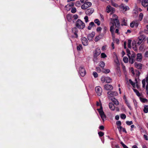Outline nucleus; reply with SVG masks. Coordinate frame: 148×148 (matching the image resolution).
Here are the masks:
<instances>
[{
	"label": "nucleus",
	"mask_w": 148,
	"mask_h": 148,
	"mask_svg": "<svg viewBox=\"0 0 148 148\" xmlns=\"http://www.w3.org/2000/svg\"><path fill=\"white\" fill-rule=\"evenodd\" d=\"M110 15L112 16L110 19V30L113 36L114 35L115 29L116 27L119 28L120 26V24L117 15L114 14H111Z\"/></svg>",
	"instance_id": "f257e3e1"
},
{
	"label": "nucleus",
	"mask_w": 148,
	"mask_h": 148,
	"mask_svg": "<svg viewBox=\"0 0 148 148\" xmlns=\"http://www.w3.org/2000/svg\"><path fill=\"white\" fill-rule=\"evenodd\" d=\"M76 27L79 29H82L85 27V24L80 19H78L77 21L76 24Z\"/></svg>",
	"instance_id": "f03ea898"
},
{
	"label": "nucleus",
	"mask_w": 148,
	"mask_h": 148,
	"mask_svg": "<svg viewBox=\"0 0 148 148\" xmlns=\"http://www.w3.org/2000/svg\"><path fill=\"white\" fill-rule=\"evenodd\" d=\"M97 110H98L99 115L101 116L102 120L104 121L106 118V116L104 114V112L101 106L100 108L98 109Z\"/></svg>",
	"instance_id": "7ed1b4c3"
},
{
	"label": "nucleus",
	"mask_w": 148,
	"mask_h": 148,
	"mask_svg": "<svg viewBox=\"0 0 148 148\" xmlns=\"http://www.w3.org/2000/svg\"><path fill=\"white\" fill-rule=\"evenodd\" d=\"M101 80L103 83L106 82L107 83H110L112 82V79L109 77L103 76L101 77Z\"/></svg>",
	"instance_id": "20e7f679"
},
{
	"label": "nucleus",
	"mask_w": 148,
	"mask_h": 148,
	"mask_svg": "<svg viewBox=\"0 0 148 148\" xmlns=\"http://www.w3.org/2000/svg\"><path fill=\"white\" fill-rule=\"evenodd\" d=\"M84 3L81 6V8L83 10H85L87 9L88 7H90L92 5L91 3L90 2H87Z\"/></svg>",
	"instance_id": "39448f33"
},
{
	"label": "nucleus",
	"mask_w": 148,
	"mask_h": 148,
	"mask_svg": "<svg viewBox=\"0 0 148 148\" xmlns=\"http://www.w3.org/2000/svg\"><path fill=\"white\" fill-rule=\"evenodd\" d=\"M95 91L96 93L98 96H100L102 94V90L100 86H97L95 87Z\"/></svg>",
	"instance_id": "423d86ee"
},
{
	"label": "nucleus",
	"mask_w": 148,
	"mask_h": 148,
	"mask_svg": "<svg viewBox=\"0 0 148 148\" xmlns=\"http://www.w3.org/2000/svg\"><path fill=\"white\" fill-rule=\"evenodd\" d=\"M79 73L82 77H84L86 74V72L85 69L82 66L80 67L79 69Z\"/></svg>",
	"instance_id": "0eeeda50"
},
{
	"label": "nucleus",
	"mask_w": 148,
	"mask_h": 148,
	"mask_svg": "<svg viewBox=\"0 0 148 148\" xmlns=\"http://www.w3.org/2000/svg\"><path fill=\"white\" fill-rule=\"evenodd\" d=\"M136 56V54L134 53H132L131 55L129 56V62L131 64L134 63L135 61V58Z\"/></svg>",
	"instance_id": "6e6552de"
},
{
	"label": "nucleus",
	"mask_w": 148,
	"mask_h": 148,
	"mask_svg": "<svg viewBox=\"0 0 148 148\" xmlns=\"http://www.w3.org/2000/svg\"><path fill=\"white\" fill-rule=\"evenodd\" d=\"M139 22L138 20H134L130 24V26L132 28L137 27L138 26Z\"/></svg>",
	"instance_id": "1a4fd4ad"
},
{
	"label": "nucleus",
	"mask_w": 148,
	"mask_h": 148,
	"mask_svg": "<svg viewBox=\"0 0 148 148\" xmlns=\"http://www.w3.org/2000/svg\"><path fill=\"white\" fill-rule=\"evenodd\" d=\"M106 10L107 12L108 13L110 12L112 13H113L115 11V9L109 5H108L107 7Z\"/></svg>",
	"instance_id": "9d476101"
},
{
	"label": "nucleus",
	"mask_w": 148,
	"mask_h": 148,
	"mask_svg": "<svg viewBox=\"0 0 148 148\" xmlns=\"http://www.w3.org/2000/svg\"><path fill=\"white\" fill-rule=\"evenodd\" d=\"M94 57H97L101 53V50L99 48H97L95 49L93 53Z\"/></svg>",
	"instance_id": "9b49d317"
},
{
	"label": "nucleus",
	"mask_w": 148,
	"mask_h": 148,
	"mask_svg": "<svg viewBox=\"0 0 148 148\" xmlns=\"http://www.w3.org/2000/svg\"><path fill=\"white\" fill-rule=\"evenodd\" d=\"M108 96L109 97H112L115 96H116L118 95L117 93L116 92H108Z\"/></svg>",
	"instance_id": "f8f14e48"
},
{
	"label": "nucleus",
	"mask_w": 148,
	"mask_h": 148,
	"mask_svg": "<svg viewBox=\"0 0 148 148\" xmlns=\"http://www.w3.org/2000/svg\"><path fill=\"white\" fill-rule=\"evenodd\" d=\"M74 5V4L73 3H69L65 6L66 10L67 11L70 10L72 7Z\"/></svg>",
	"instance_id": "ddd939ff"
},
{
	"label": "nucleus",
	"mask_w": 148,
	"mask_h": 148,
	"mask_svg": "<svg viewBox=\"0 0 148 148\" xmlns=\"http://www.w3.org/2000/svg\"><path fill=\"white\" fill-rule=\"evenodd\" d=\"M95 35V33L94 32H92L90 34H88L87 36L88 39L89 40H91L93 39V38Z\"/></svg>",
	"instance_id": "4468645a"
},
{
	"label": "nucleus",
	"mask_w": 148,
	"mask_h": 148,
	"mask_svg": "<svg viewBox=\"0 0 148 148\" xmlns=\"http://www.w3.org/2000/svg\"><path fill=\"white\" fill-rule=\"evenodd\" d=\"M82 42L83 45L84 46H86L88 45V40L87 38L85 37H82Z\"/></svg>",
	"instance_id": "2eb2a0df"
},
{
	"label": "nucleus",
	"mask_w": 148,
	"mask_h": 148,
	"mask_svg": "<svg viewBox=\"0 0 148 148\" xmlns=\"http://www.w3.org/2000/svg\"><path fill=\"white\" fill-rule=\"evenodd\" d=\"M120 7L123 10H125V11H127L129 10L130 8L129 7L127 6H125L124 4H121L120 6Z\"/></svg>",
	"instance_id": "dca6fc26"
},
{
	"label": "nucleus",
	"mask_w": 148,
	"mask_h": 148,
	"mask_svg": "<svg viewBox=\"0 0 148 148\" xmlns=\"http://www.w3.org/2000/svg\"><path fill=\"white\" fill-rule=\"evenodd\" d=\"M142 5L144 7H146L148 6V2L146 0H142L141 1Z\"/></svg>",
	"instance_id": "f3484780"
},
{
	"label": "nucleus",
	"mask_w": 148,
	"mask_h": 148,
	"mask_svg": "<svg viewBox=\"0 0 148 148\" xmlns=\"http://www.w3.org/2000/svg\"><path fill=\"white\" fill-rule=\"evenodd\" d=\"M94 12V10L92 8H89L86 11V13L88 15H90L93 13Z\"/></svg>",
	"instance_id": "a211bd4d"
},
{
	"label": "nucleus",
	"mask_w": 148,
	"mask_h": 148,
	"mask_svg": "<svg viewBox=\"0 0 148 148\" xmlns=\"http://www.w3.org/2000/svg\"><path fill=\"white\" fill-rule=\"evenodd\" d=\"M135 67L137 69H141L142 67V65L141 63L135 62L134 64Z\"/></svg>",
	"instance_id": "6ab92c4d"
},
{
	"label": "nucleus",
	"mask_w": 148,
	"mask_h": 148,
	"mask_svg": "<svg viewBox=\"0 0 148 148\" xmlns=\"http://www.w3.org/2000/svg\"><path fill=\"white\" fill-rule=\"evenodd\" d=\"M142 56L141 53H138L137 54L136 60L138 62H140L142 60Z\"/></svg>",
	"instance_id": "aec40b11"
},
{
	"label": "nucleus",
	"mask_w": 148,
	"mask_h": 148,
	"mask_svg": "<svg viewBox=\"0 0 148 148\" xmlns=\"http://www.w3.org/2000/svg\"><path fill=\"white\" fill-rule=\"evenodd\" d=\"M103 36V35L102 34H100L98 36H96L95 39V41L96 42L98 41Z\"/></svg>",
	"instance_id": "412c9836"
},
{
	"label": "nucleus",
	"mask_w": 148,
	"mask_h": 148,
	"mask_svg": "<svg viewBox=\"0 0 148 148\" xmlns=\"http://www.w3.org/2000/svg\"><path fill=\"white\" fill-rule=\"evenodd\" d=\"M104 88L107 90H111L113 89V87L111 85L106 84L104 86Z\"/></svg>",
	"instance_id": "4be33fe9"
},
{
	"label": "nucleus",
	"mask_w": 148,
	"mask_h": 148,
	"mask_svg": "<svg viewBox=\"0 0 148 148\" xmlns=\"http://www.w3.org/2000/svg\"><path fill=\"white\" fill-rule=\"evenodd\" d=\"M111 100L115 105H117L119 104V102L118 101L114 98H111Z\"/></svg>",
	"instance_id": "5701e85b"
},
{
	"label": "nucleus",
	"mask_w": 148,
	"mask_h": 148,
	"mask_svg": "<svg viewBox=\"0 0 148 148\" xmlns=\"http://www.w3.org/2000/svg\"><path fill=\"white\" fill-rule=\"evenodd\" d=\"M109 106L110 108L112 110H114L115 109V107L112 103H109Z\"/></svg>",
	"instance_id": "b1692460"
},
{
	"label": "nucleus",
	"mask_w": 148,
	"mask_h": 148,
	"mask_svg": "<svg viewBox=\"0 0 148 148\" xmlns=\"http://www.w3.org/2000/svg\"><path fill=\"white\" fill-rule=\"evenodd\" d=\"M95 25L94 23L93 22H92L90 23L89 25L88 26V28L89 30L91 29V28L93 27Z\"/></svg>",
	"instance_id": "393cba45"
},
{
	"label": "nucleus",
	"mask_w": 148,
	"mask_h": 148,
	"mask_svg": "<svg viewBox=\"0 0 148 148\" xmlns=\"http://www.w3.org/2000/svg\"><path fill=\"white\" fill-rule=\"evenodd\" d=\"M145 36L143 35H140L138 37V39L140 41H142L145 38Z\"/></svg>",
	"instance_id": "a878e982"
},
{
	"label": "nucleus",
	"mask_w": 148,
	"mask_h": 148,
	"mask_svg": "<svg viewBox=\"0 0 148 148\" xmlns=\"http://www.w3.org/2000/svg\"><path fill=\"white\" fill-rule=\"evenodd\" d=\"M114 62L117 66L119 65V62L116 55H115V59L114 60Z\"/></svg>",
	"instance_id": "bb28decb"
},
{
	"label": "nucleus",
	"mask_w": 148,
	"mask_h": 148,
	"mask_svg": "<svg viewBox=\"0 0 148 148\" xmlns=\"http://www.w3.org/2000/svg\"><path fill=\"white\" fill-rule=\"evenodd\" d=\"M72 32L74 33L75 35L76 36V37H77V29L75 27L73 28L72 29Z\"/></svg>",
	"instance_id": "cd10ccee"
},
{
	"label": "nucleus",
	"mask_w": 148,
	"mask_h": 148,
	"mask_svg": "<svg viewBox=\"0 0 148 148\" xmlns=\"http://www.w3.org/2000/svg\"><path fill=\"white\" fill-rule=\"evenodd\" d=\"M72 17L71 15L68 14L66 16V19L69 21L71 22L72 21Z\"/></svg>",
	"instance_id": "c85d7f7f"
},
{
	"label": "nucleus",
	"mask_w": 148,
	"mask_h": 148,
	"mask_svg": "<svg viewBox=\"0 0 148 148\" xmlns=\"http://www.w3.org/2000/svg\"><path fill=\"white\" fill-rule=\"evenodd\" d=\"M138 8L137 7H136L134 9V13L136 15H137L138 13Z\"/></svg>",
	"instance_id": "c756f323"
},
{
	"label": "nucleus",
	"mask_w": 148,
	"mask_h": 148,
	"mask_svg": "<svg viewBox=\"0 0 148 148\" xmlns=\"http://www.w3.org/2000/svg\"><path fill=\"white\" fill-rule=\"evenodd\" d=\"M133 90L136 93V95L140 97V94L139 92L136 89L133 88Z\"/></svg>",
	"instance_id": "7c9ffc66"
},
{
	"label": "nucleus",
	"mask_w": 148,
	"mask_h": 148,
	"mask_svg": "<svg viewBox=\"0 0 148 148\" xmlns=\"http://www.w3.org/2000/svg\"><path fill=\"white\" fill-rule=\"evenodd\" d=\"M133 90L136 93V95L140 97V94L139 92L136 89L133 88Z\"/></svg>",
	"instance_id": "2f4dec72"
},
{
	"label": "nucleus",
	"mask_w": 148,
	"mask_h": 148,
	"mask_svg": "<svg viewBox=\"0 0 148 148\" xmlns=\"http://www.w3.org/2000/svg\"><path fill=\"white\" fill-rule=\"evenodd\" d=\"M133 90L136 93V95L140 97V94L139 92L136 89L133 88Z\"/></svg>",
	"instance_id": "473e14b6"
},
{
	"label": "nucleus",
	"mask_w": 148,
	"mask_h": 148,
	"mask_svg": "<svg viewBox=\"0 0 148 148\" xmlns=\"http://www.w3.org/2000/svg\"><path fill=\"white\" fill-rule=\"evenodd\" d=\"M143 14L142 13H141L140 14L139 16V20L140 21H141L143 18Z\"/></svg>",
	"instance_id": "72a5a7b5"
},
{
	"label": "nucleus",
	"mask_w": 148,
	"mask_h": 148,
	"mask_svg": "<svg viewBox=\"0 0 148 148\" xmlns=\"http://www.w3.org/2000/svg\"><path fill=\"white\" fill-rule=\"evenodd\" d=\"M140 101L143 103H146L147 102V100L145 98L140 97Z\"/></svg>",
	"instance_id": "f704fd0d"
},
{
	"label": "nucleus",
	"mask_w": 148,
	"mask_h": 148,
	"mask_svg": "<svg viewBox=\"0 0 148 148\" xmlns=\"http://www.w3.org/2000/svg\"><path fill=\"white\" fill-rule=\"evenodd\" d=\"M144 111L145 113H147L148 112V106H146L144 107Z\"/></svg>",
	"instance_id": "c9c22d12"
},
{
	"label": "nucleus",
	"mask_w": 148,
	"mask_h": 148,
	"mask_svg": "<svg viewBox=\"0 0 148 148\" xmlns=\"http://www.w3.org/2000/svg\"><path fill=\"white\" fill-rule=\"evenodd\" d=\"M129 81L130 83L132 84V86L134 88H135L136 87V84L134 83L131 79H130L129 80Z\"/></svg>",
	"instance_id": "e433bc0d"
},
{
	"label": "nucleus",
	"mask_w": 148,
	"mask_h": 148,
	"mask_svg": "<svg viewBox=\"0 0 148 148\" xmlns=\"http://www.w3.org/2000/svg\"><path fill=\"white\" fill-rule=\"evenodd\" d=\"M125 102L127 105L128 108H130V110L132 108L130 105V103H129L128 101L126 99L125 100Z\"/></svg>",
	"instance_id": "4c0bfd02"
},
{
	"label": "nucleus",
	"mask_w": 148,
	"mask_h": 148,
	"mask_svg": "<svg viewBox=\"0 0 148 148\" xmlns=\"http://www.w3.org/2000/svg\"><path fill=\"white\" fill-rule=\"evenodd\" d=\"M125 102L127 105L128 108H130V110L132 108L130 105V103H129L128 101L126 99L125 100Z\"/></svg>",
	"instance_id": "58836bf2"
},
{
	"label": "nucleus",
	"mask_w": 148,
	"mask_h": 148,
	"mask_svg": "<svg viewBox=\"0 0 148 148\" xmlns=\"http://www.w3.org/2000/svg\"><path fill=\"white\" fill-rule=\"evenodd\" d=\"M94 21L95 23L97 24L98 25H100V21L98 19H95Z\"/></svg>",
	"instance_id": "ea45409f"
},
{
	"label": "nucleus",
	"mask_w": 148,
	"mask_h": 148,
	"mask_svg": "<svg viewBox=\"0 0 148 148\" xmlns=\"http://www.w3.org/2000/svg\"><path fill=\"white\" fill-rule=\"evenodd\" d=\"M123 61L124 62L127 63L128 62V58L126 57H124L123 58Z\"/></svg>",
	"instance_id": "a19ab883"
},
{
	"label": "nucleus",
	"mask_w": 148,
	"mask_h": 148,
	"mask_svg": "<svg viewBox=\"0 0 148 148\" xmlns=\"http://www.w3.org/2000/svg\"><path fill=\"white\" fill-rule=\"evenodd\" d=\"M99 66L101 67H103L105 66V63L103 61H101L99 63Z\"/></svg>",
	"instance_id": "79ce46f5"
},
{
	"label": "nucleus",
	"mask_w": 148,
	"mask_h": 148,
	"mask_svg": "<svg viewBox=\"0 0 148 148\" xmlns=\"http://www.w3.org/2000/svg\"><path fill=\"white\" fill-rule=\"evenodd\" d=\"M82 46L81 45H79L77 47V49L78 51H80L82 49Z\"/></svg>",
	"instance_id": "37998d69"
},
{
	"label": "nucleus",
	"mask_w": 148,
	"mask_h": 148,
	"mask_svg": "<svg viewBox=\"0 0 148 148\" xmlns=\"http://www.w3.org/2000/svg\"><path fill=\"white\" fill-rule=\"evenodd\" d=\"M103 72L106 73H108L110 72V70L108 69H104L103 70Z\"/></svg>",
	"instance_id": "c03bdc74"
},
{
	"label": "nucleus",
	"mask_w": 148,
	"mask_h": 148,
	"mask_svg": "<svg viewBox=\"0 0 148 148\" xmlns=\"http://www.w3.org/2000/svg\"><path fill=\"white\" fill-rule=\"evenodd\" d=\"M145 79H144L142 81V83L143 84V87L144 88H145L146 82Z\"/></svg>",
	"instance_id": "a18cd8bd"
},
{
	"label": "nucleus",
	"mask_w": 148,
	"mask_h": 148,
	"mask_svg": "<svg viewBox=\"0 0 148 148\" xmlns=\"http://www.w3.org/2000/svg\"><path fill=\"white\" fill-rule=\"evenodd\" d=\"M101 58H105L107 57L106 55L104 53H102L101 54Z\"/></svg>",
	"instance_id": "49530a36"
},
{
	"label": "nucleus",
	"mask_w": 148,
	"mask_h": 148,
	"mask_svg": "<svg viewBox=\"0 0 148 148\" xmlns=\"http://www.w3.org/2000/svg\"><path fill=\"white\" fill-rule=\"evenodd\" d=\"M131 40H128V46L129 48L131 47Z\"/></svg>",
	"instance_id": "de8ad7c7"
},
{
	"label": "nucleus",
	"mask_w": 148,
	"mask_h": 148,
	"mask_svg": "<svg viewBox=\"0 0 148 148\" xmlns=\"http://www.w3.org/2000/svg\"><path fill=\"white\" fill-rule=\"evenodd\" d=\"M111 2V4L113 6H114L115 7H117L118 6V5L117 4L114 3V2H113L112 1Z\"/></svg>",
	"instance_id": "09e8293b"
},
{
	"label": "nucleus",
	"mask_w": 148,
	"mask_h": 148,
	"mask_svg": "<svg viewBox=\"0 0 148 148\" xmlns=\"http://www.w3.org/2000/svg\"><path fill=\"white\" fill-rule=\"evenodd\" d=\"M126 117V115L124 114H121V118L123 119H125Z\"/></svg>",
	"instance_id": "8fccbe9b"
},
{
	"label": "nucleus",
	"mask_w": 148,
	"mask_h": 148,
	"mask_svg": "<svg viewBox=\"0 0 148 148\" xmlns=\"http://www.w3.org/2000/svg\"><path fill=\"white\" fill-rule=\"evenodd\" d=\"M116 124L117 125V126H121V123L120 121H118L116 122Z\"/></svg>",
	"instance_id": "3c124183"
},
{
	"label": "nucleus",
	"mask_w": 148,
	"mask_h": 148,
	"mask_svg": "<svg viewBox=\"0 0 148 148\" xmlns=\"http://www.w3.org/2000/svg\"><path fill=\"white\" fill-rule=\"evenodd\" d=\"M75 6L77 7H79L80 6V4L79 1H77L76 2Z\"/></svg>",
	"instance_id": "603ef678"
},
{
	"label": "nucleus",
	"mask_w": 148,
	"mask_h": 148,
	"mask_svg": "<svg viewBox=\"0 0 148 148\" xmlns=\"http://www.w3.org/2000/svg\"><path fill=\"white\" fill-rule=\"evenodd\" d=\"M71 12L73 13H75L76 11V9L74 8H73L71 9Z\"/></svg>",
	"instance_id": "864d4df0"
},
{
	"label": "nucleus",
	"mask_w": 148,
	"mask_h": 148,
	"mask_svg": "<svg viewBox=\"0 0 148 148\" xmlns=\"http://www.w3.org/2000/svg\"><path fill=\"white\" fill-rule=\"evenodd\" d=\"M93 75L95 78H96L98 76V75L97 73L95 72H94L93 73Z\"/></svg>",
	"instance_id": "5fc2aeb1"
},
{
	"label": "nucleus",
	"mask_w": 148,
	"mask_h": 148,
	"mask_svg": "<svg viewBox=\"0 0 148 148\" xmlns=\"http://www.w3.org/2000/svg\"><path fill=\"white\" fill-rule=\"evenodd\" d=\"M117 127L119 132H121V130L123 128L121 126H117Z\"/></svg>",
	"instance_id": "6e6d98bb"
},
{
	"label": "nucleus",
	"mask_w": 148,
	"mask_h": 148,
	"mask_svg": "<svg viewBox=\"0 0 148 148\" xmlns=\"http://www.w3.org/2000/svg\"><path fill=\"white\" fill-rule=\"evenodd\" d=\"M126 123L128 125H130L133 124V122L132 121H127L126 122Z\"/></svg>",
	"instance_id": "4d7b16f0"
},
{
	"label": "nucleus",
	"mask_w": 148,
	"mask_h": 148,
	"mask_svg": "<svg viewBox=\"0 0 148 148\" xmlns=\"http://www.w3.org/2000/svg\"><path fill=\"white\" fill-rule=\"evenodd\" d=\"M84 19L85 20V21L86 23H87L88 22V17L87 16H85L84 18Z\"/></svg>",
	"instance_id": "13d9d810"
},
{
	"label": "nucleus",
	"mask_w": 148,
	"mask_h": 148,
	"mask_svg": "<svg viewBox=\"0 0 148 148\" xmlns=\"http://www.w3.org/2000/svg\"><path fill=\"white\" fill-rule=\"evenodd\" d=\"M121 144L123 148H128V147L125 145L122 142H121Z\"/></svg>",
	"instance_id": "bf43d9fd"
},
{
	"label": "nucleus",
	"mask_w": 148,
	"mask_h": 148,
	"mask_svg": "<svg viewBox=\"0 0 148 148\" xmlns=\"http://www.w3.org/2000/svg\"><path fill=\"white\" fill-rule=\"evenodd\" d=\"M98 134L101 137L104 134L103 132H100L98 133Z\"/></svg>",
	"instance_id": "052dcab7"
},
{
	"label": "nucleus",
	"mask_w": 148,
	"mask_h": 148,
	"mask_svg": "<svg viewBox=\"0 0 148 148\" xmlns=\"http://www.w3.org/2000/svg\"><path fill=\"white\" fill-rule=\"evenodd\" d=\"M130 71H131V72L132 73L133 75H134L135 74L134 71V69L132 67L130 68Z\"/></svg>",
	"instance_id": "680f3d73"
},
{
	"label": "nucleus",
	"mask_w": 148,
	"mask_h": 148,
	"mask_svg": "<svg viewBox=\"0 0 148 148\" xmlns=\"http://www.w3.org/2000/svg\"><path fill=\"white\" fill-rule=\"evenodd\" d=\"M102 29V28L100 27H98L97 29V31L98 32H100Z\"/></svg>",
	"instance_id": "e2e57ef3"
},
{
	"label": "nucleus",
	"mask_w": 148,
	"mask_h": 148,
	"mask_svg": "<svg viewBox=\"0 0 148 148\" xmlns=\"http://www.w3.org/2000/svg\"><path fill=\"white\" fill-rule=\"evenodd\" d=\"M88 1V0H80V2L82 3H86Z\"/></svg>",
	"instance_id": "0e129e2a"
},
{
	"label": "nucleus",
	"mask_w": 148,
	"mask_h": 148,
	"mask_svg": "<svg viewBox=\"0 0 148 148\" xmlns=\"http://www.w3.org/2000/svg\"><path fill=\"white\" fill-rule=\"evenodd\" d=\"M73 18L74 19H77L78 18V16L77 15L75 14L73 16Z\"/></svg>",
	"instance_id": "69168bd1"
},
{
	"label": "nucleus",
	"mask_w": 148,
	"mask_h": 148,
	"mask_svg": "<svg viewBox=\"0 0 148 148\" xmlns=\"http://www.w3.org/2000/svg\"><path fill=\"white\" fill-rule=\"evenodd\" d=\"M144 137L145 140H148V137L146 135H144Z\"/></svg>",
	"instance_id": "338daca9"
},
{
	"label": "nucleus",
	"mask_w": 148,
	"mask_h": 148,
	"mask_svg": "<svg viewBox=\"0 0 148 148\" xmlns=\"http://www.w3.org/2000/svg\"><path fill=\"white\" fill-rule=\"evenodd\" d=\"M145 81L147 83H148V74H147V77L145 78Z\"/></svg>",
	"instance_id": "774afa93"
}]
</instances>
